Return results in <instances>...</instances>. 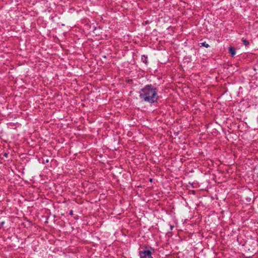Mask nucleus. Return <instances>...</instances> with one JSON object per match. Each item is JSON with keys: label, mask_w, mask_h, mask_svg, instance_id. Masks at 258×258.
Returning a JSON list of instances; mask_svg holds the SVG:
<instances>
[{"label": "nucleus", "mask_w": 258, "mask_h": 258, "mask_svg": "<svg viewBox=\"0 0 258 258\" xmlns=\"http://www.w3.org/2000/svg\"><path fill=\"white\" fill-rule=\"evenodd\" d=\"M140 97L145 101L154 102L157 99V93L155 89L150 86H146L141 91Z\"/></svg>", "instance_id": "f257e3e1"}, {"label": "nucleus", "mask_w": 258, "mask_h": 258, "mask_svg": "<svg viewBox=\"0 0 258 258\" xmlns=\"http://www.w3.org/2000/svg\"><path fill=\"white\" fill-rule=\"evenodd\" d=\"M140 258H153L149 250H145L140 252Z\"/></svg>", "instance_id": "f03ea898"}, {"label": "nucleus", "mask_w": 258, "mask_h": 258, "mask_svg": "<svg viewBox=\"0 0 258 258\" xmlns=\"http://www.w3.org/2000/svg\"><path fill=\"white\" fill-rule=\"evenodd\" d=\"M229 52L232 56L236 54L235 49L234 47H230L229 48Z\"/></svg>", "instance_id": "7ed1b4c3"}, {"label": "nucleus", "mask_w": 258, "mask_h": 258, "mask_svg": "<svg viewBox=\"0 0 258 258\" xmlns=\"http://www.w3.org/2000/svg\"><path fill=\"white\" fill-rule=\"evenodd\" d=\"M242 40L243 44L245 45V46H247L249 44V42L246 39L242 38Z\"/></svg>", "instance_id": "20e7f679"}, {"label": "nucleus", "mask_w": 258, "mask_h": 258, "mask_svg": "<svg viewBox=\"0 0 258 258\" xmlns=\"http://www.w3.org/2000/svg\"><path fill=\"white\" fill-rule=\"evenodd\" d=\"M201 44L202 46H205L206 48H208V47H209L210 46L208 44L206 43V42H202V43H201Z\"/></svg>", "instance_id": "39448f33"}, {"label": "nucleus", "mask_w": 258, "mask_h": 258, "mask_svg": "<svg viewBox=\"0 0 258 258\" xmlns=\"http://www.w3.org/2000/svg\"><path fill=\"white\" fill-rule=\"evenodd\" d=\"M146 59H144V60H143V62H145V63H146Z\"/></svg>", "instance_id": "423d86ee"}, {"label": "nucleus", "mask_w": 258, "mask_h": 258, "mask_svg": "<svg viewBox=\"0 0 258 258\" xmlns=\"http://www.w3.org/2000/svg\"><path fill=\"white\" fill-rule=\"evenodd\" d=\"M146 59H144V60H143V62H145V63H146Z\"/></svg>", "instance_id": "0eeeda50"}, {"label": "nucleus", "mask_w": 258, "mask_h": 258, "mask_svg": "<svg viewBox=\"0 0 258 258\" xmlns=\"http://www.w3.org/2000/svg\"><path fill=\"white\" fill-rule=\"evenodd\" d=\"M146 59H144V60H143V62H145V63H146Z\"/></svg>", "instance_id": "6e6552de"}, {"label": "nucleus", "mask_w": 258, "mask_h": 258, "mask_svg": "<svg viewBox=\"0 0 258 258\" xmlns=\"http://www.w3.org/2000/svg\"><path fill=\"white\" fill-rule=\"evenodd\" d=\"M146 59H144V60H143V62H145V63H146Z\"/></svg>", "instance_id": "1a4fd4ad"}]
</instances>
